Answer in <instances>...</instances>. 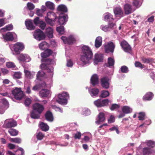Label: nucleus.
<instances>
[{
	"label": "nucleus",
	"instance_id": "58836bf2",
	"mask_svg": "<svg viewBox=\"0 0 155 155\" xmlns=\"http://www.w3.org/2000/svg\"><path fill=\"white\" fill-rule=\"evenodd\" d=\"M109 95V93L108 91L103 90L101 91L100 97L101 98H105Z\"/></svg>",
	"mask_w": 155,
	"mask_h": 155
},
{
	"label": "nucleus",
	"instance_id": "4be33fe9",
	"mask_svg": "<svg viewBox=\"0 0 155 155\" xmlns=\"http://www.w3.org/2000/svg\"><path fill=\"white\" fill-rule=\"evenodd\" d=\"M153 95L151 92L147 93L143 97V99L144 101H149L152 100Z\"/></svg>",
	"mask_w": 155,
	"mask_h": 155
},
{
	"label": "nucleus",
	"instance_id": "c85d7f7f",
	"mask_svg": "<svg viewBox=\"0 0 155 155\" xmlns=\"http://www.w3.org/2000/svg\"><path fill=\"white\" fill-rule=\"evenodd\" d=\"M103 60V56L102 54H96L95 55L94 61L95 63L101 62Z\"/></svg>",
	"mask_w": 155,
	"mask_h": 155
},
{
	"label": "nucleus",
	"instance_id": "c9c22d12",
	"mask_svg": "<svg viewBox=\"0 0 155 155\" xmlns=\"http://www.w3.org/2000/svg\"><path fill=\"white\" fill-rule=\"evenodd\" d=\"M122 111L123 113L125 114H127L131 113L132 109L127 106H124L122 108Z\"/></svg>",
	"mask_w": 155,
	"mask_h": 155
},
{
	"label": "nucleus",
	"instance_id": "b1692460",
	"mask_svg": "<svg viewBox=\"0 0 155 155\" xmlns=\"http://www.w3.org/2000/svg\"><path fill=\"white\" fill-rule=\"evenodd\" d=\"M25 24L27 28L29 30H33L35 28V27L33 25L31 20L26 21Z\"/></svg>",
	"mask_w": 155,
	"mask_h": 155
},
{
	"label": "nucleus",
	"instance_id": "8fccbe9b",
	"mask_svg": "<svg viewBox=\"0 0 155 155\" xmlns=\"http://www.w3.org/2000/svg\"><path fill=\"white\" fill-rule=\"evenodd\" d=\"M116 26L115 23L111 22V21L109 22L108 24V26L110 30L114 28H116Z\"/></svg>",
	"mask_w": 155,
	"mask_h": 155
},
{
	"label": "nucleus",
	"instance_id": "37998d69",
	"mask_svg": "<svg viewBox=\"0 0 155 155\" xmlns=\"http://www.w3.org/2000/svg\"><path fill=\"white\" fill-rule=\"evenodd\" d=\"M10 141L12 142L18 144H19L21 143V139L20 138L17 137L15 138H11Z\"/></svg>",
	"mask_w": 155,
	"mask_h": 155
},
{
	"label": "nucleus",
	"instance_id": "ddd939ff",
	"mask_svg": "<svg viewBox=\"0 0 155 155\" xmlns=\"http://www.w3.org/2000/svg\"><path fill=\"white\" fill-rule=\"evenodd\" d=\"M68 16L67 15L61 14L58 17V22L60 25H64L68 21Z\"/></svg>",
	"mask_w": 155,
	"mask_h": 155
},
{
	"label": "nucleus",
	"instance_id": "a19ab883",
	"mask_svg": "<svg viewBox=\"0 0 155 155\" xmlns=\"http://www.w3.org/2000/svg\"><path fill=\"white\" fill-rule=\"evenodd\" d=\"M139 115L138 118L139 120H143L145 119V113L144 112H141L138 113Z\"/></svg>",
	"mask_w": 155,
	"mask_h": 155
},
{
	"label": "nucleus",
	"instance_id": "473e14b6",
	"mask_svg": "<svg viewBox=\"0 0 155 155\" xmlns=\"http://www.w3.org/2000/svg\"><path fill=\"white\" fill-rule=\"evenodd\" d=\"M89 92L91 96H96L99 93V90L96 88H92L91 90Z\"/></svg>",
	"mask_w": 155,
	"mask_h": 155
},
{
	"label": "nucleus",
	"instance_id": "6e6552de",
	"mask_svg": "<svg viewBox=\"0 0 155 155\" xmlns=\"http://www.w3.org/2000/svg\"><path fill=\"white\" fill-rule=\"evenodd\" d=\"M120 45L125 52L130 53L131 51L132 48L130 46L126 41L125 40L122 41L120 43Z\"/></svg>",
	"mask_w": 155,
	"mask_h": 155
},
{
	"label": "nucleus",
	"instance_id": "864d4df0",
	"mask_svg": "<svg viewBox=\"0 0 155 155\" xmlns=\"http://www.w3.org/2000/svg\"><path fill=\"white\" fill-rule=\"evenodd\" d=\"M101 99H98L94 102V104L97 107H101Z\"/></svg>",
	"mask_w": 155,
	"mask_h": 155
},
{
	"label": "nucleus",
	"instance_id": "3c124183",
	"mask_svg": "<svg viewBox=\"0 0 155 155\" xmlns=\"http://www.w3.org/2000/svg\"><path fill=\"white\" fill-rule=\"evenodd\" d=\"M120 70L122 73H127L128 71V68L126 66H122Z\"/></svg>",
	"mask_w": 155,
	"mask_h": 155
},
{
	"label": "nucleus",
	"instance_id": "bf43d9fd",
	"mask_svg": "<svg viewBox=\"0 0 155 155\" xmlns=\"http://www.w3.org/2000/svg\"><path fill=\"white\" fill-rule=\"evenodd\" d=\"M27 6L29 10H33L35 7L34 4L31 2H28L27 3Z\"/></svg>",
	"mask_w": 155,
	"mask_h": 155
},
{
	"label": "nucleus",
	"instance_id": "e433bc0d",
	"mask_svg": "<svg viewBox=\"0 0 155 155\" xmlns=\"http://www.w3.org/2000/svg\"><path fill=\"white\" fill-rule=\"evenodd\" d=\"M104 20L105 21H112L114 20L113 18V15L110 13L107 14L104 16Z\"/></svg>",
	"mask_w": 155,
	"mask_h": 155
},
{
	"label": "nucleus",
	"instance_id": "c756f323",
	"mask_svg": "<svg viewBox=\"0 0 155 155\" xmlns=\"http://www.w3.org/2000/svg\"><path fill=\"white\" fill-rule=\"evenodd\" d=\"M46 33L49 38H52L53 37V29L51 27L47 28L46 29Z\"/></svg>",
	"mask_w": 155,
	"mask_h": 155
},
{
	"label": "nucleus",
	"instance_id": "774afa93",
	"mask_svg": "<svg viewBox=\"0 0 155 155\" xmlns=\"http://www.w3.org/2000/svg\"><path fill=\"white\" fill-rule=\"evenodd\" d=\"M4 28L7 30L10 31L13 29V26L12 24L8 25L5 26Z\"/></svg>",
	"mask_w": 155,
	"mask_h": 155
},
{
	"label": "nucleus",
	"instance_id": "de8ad7c7",
	"mask_svg": "<svg viewBox=\"0 0 155 155\" xmlns=\"http://www.w3.org/2000/svg\"><path fill=\"white\" fill-rule=\"evenodd\" d=\"M147 145L148 146L153 148L155 147V142L151 140H149L147 142Z\"/></svg>",
	"mask_w": 155,
	"mask_h": 155
},
{
	"label": "nucleus",
	"instance_id": "423d86ee",
	"mask_svg": "<svg viewBox=\"0 0 155 155\" xmlns=\"http://www.w3.org/2000/svg\"><path fill=\"white\" fill-rule=\"evenodd\" d=\"M17 122L12 119L6 120L3 125V127L5 128H11L17 126Z\"/></svg>",
	"mask_w": 155,
	"mask_h": 155
},
{
	"label": "nucleus",
	"instance_id": "6e6d98bb",
	"mask_svg": "<svg viewBox=\"0 0 155 155\" xmlns=\"http://www.w3.org/2000/svg\"><path fill=\"white\" fill-rule=\"evenodd\" d=\"M42 20H41L38 17H36L35 18L33 21L34 24L36 26L38 25L41 22V21Z\"/></svg>",
	"mask_w": 155,
	"mask_h": 155
},
{
	"label": "nucleus",
	"instance_id": "f8f14e48",
	"mask_svg": "<svg viewBox=\"0 0 155 155\" xmlns=\"http://www.w3.org/2000/svg\"><path fill=\"white\" fill-rule=\"evenodd\" d=\"M61 38L65 44L71 45L74 43L75 41V38L71 36H69L68 38L62 36Z\"/></svg>",
	"mask_w": 155,
	"mask_h": 155
},
{
	"label": "nucleus",
	"instance_id": "603ef678",
	"mask_svg": "<svg viewBox=\"0 0 155 155\" xmlns=\"http://www.w3.org/2000/svg\"><path fill=\"white\" fill-rule=\"evenodd\" d=\"M120 106L119 104H112L110 109L111 110H114L115 109H118L120 108Z\"/></svg>",
	"mask_w": 155,
	"mask_h": 155
},
{
	"label": "nucleus",
	"instance_id": "338daca9",
	"mask_svg": "<svg viewBox=\"0 0 155 155\" xmlns=\"http://www.w3.org/2000/svg\"><path fill=\"white\" fill-rule=\"evenodd\" d=\"M109 130L111 131L115 130L117 133L118 134L119 133V131L118 128L117 127H113L109 129Z\"/></svg>",
	"mask_w": 155,
	"mask_h": 155
},
{
	"label": "nucleus",
	"instance_id": "a878e982",
	"mask_svg": "<svg viewBox=\"0 0 155 155\" xmlns=\"http://www.w3.org/2000/svg\"><path fill=\"white\" fill-rule=\"evenodd\" d=\"M2 103L4 105V109L2 111L1 110V108H0V113L3 114L5 110L8 107V101L5 99H3L2 100Z\"/></svg>",
	"mask_w": 155,
	"mask_h": 155
},
{
	"label": "nucleus",
	"instance_id": "09e8293b",
	"mask_svg": "<svg viewBox=\"0 0 155 155\" xmlns=\"http://www.w3.org/2000/svg\"><path fill=\"white\" fill-rule=\"evenodd\" d=\"M114 59L111 58H109L108 59V64L109 66H111L114 65Z\"/></svg>",
	"mask_w": 155,
	"mask_h": 155
},
{
	"label": "nucleus",
	"instance_id": "4468645a",
	"mask_svg": "<svg viewBox=\"0 0 155 155\" xmlns=\"http://www.w3.org/2000/svg\"><path fill=\"white\" fill-rule=\"evenodd\" d=\"M124 9L126 15H128L130 14L133 12L132 6L128 4H126L124 5Z\"/></svg>",
	"mask_w": 155,
	"mask_h": 155
},
{
	"label": "nucleus",
	"instance_id": "20e7f679",
	"mask_svg": "<svg viewBox=\"0 0 155 155\" xmlns=\"http://www.w3.org/2000/svg\"><path fill=\"white\" fill-rule=\"evenodd\" d=\"M47 17H45V20L47 23L51 26H53L55 21L56 16L53 12H48L47 13Z\"/></svg>",
	"mask_w": 155,
	"mask_h": 155
},
{
	"label": "nucleus",
	"instance_id": "bb28decb",
	"mask_svg": "<svg viewBox=\"0 0 155 155\" xmlns=\"http://www.w3.org/2000/svg\"><path fill=\"white\" fill-rule=\"evenodd\" d=\"M102 39L101 37H97L96 39L95 42V46L98 48L102 45Z\"/></svg>",
	"mask_w": 155,
	"mask_h": 155
},
{
	"label": "nucleus",
	"instance_id": "dca6fc26",
	"mask_svg": "<svg viewBox=\"0 0 155 155\" xmlns=\"http://www.w3.org/2000/svg\"><path fill=\"white\" fill-rule=\"evenodd\" d=\"M143 155H154L155 151L148 147H144L143 150Z\"/></svg>",
	"mask_w": 155,
	"mask_h": 155
},
{
	"label": "nucleus",
	"instance_id": "13d9d810",
	"mask_svg": "<svg viewBox=\"0 0 155 155\" xmlns=\"http://www.w3.org/2000/svg\"><path fill=\"white\" fill-rule=\"evenodd\" d=\"M31 100L29 98H26L25 101V104L26 106L28 107L31 103Z\"/></svg>",
	"mask_w": 155,
	"mask_h": 155
},
{
	"label": "nucleus",
	"instance_id": "7c9ffc66",
	"mask_svg": "<svg viewBox=\"0 0 155 155\" xmlns=\"http://www.w3.org/2000/svg\"><path fill=\"white\" fill-rule=\"evenodd\" d=\"M98 120L97 123L99 124L101 122L104 121L105 120L104 114L103 113H100L98 116Z\"/></svg>",
	"mask_w": 155,
	"mask_h": 155
},
{
	"label": "nucleus",
	"instance_id": "ea45409f",
	"mask_svg": "<svg viewBox=\"0 0 155 155\" xmlns=\"http://www.w3.org/2000/svg\"><path fill=\"white\" fill-rule=\"evenodd\" d=\"M141 61L143 63H149L150 62L153 61V60L152 58H147L145 57H143L141 58Z\"/></svg>",
	"mask_w": 155,
	"mask_h": 155
},
{
	"label": "nucleus",
	"instance_id": "79ce46f5",
	"mask_svg": "<svg viewBox=\"0 0 155 155\" xmlns=\"http://www.w3.org/2000/svg\"><path fill=\"white\" fill-rule=\"evenodd\" d=\"M48 43L45 41H43L39 45V47L40 49L44 50L46 48Z\"/></svg>",
	"mask_w": 155,
	"mask_h": 155
},
{
	"label": "nucleus",
	"instance_id": "72a5a7b5",
	"mask_svg": "<svg viewBox=\"0 0 155 155\" xmlns=\"http://www.w3.org/2000/svg\"><path fill=\"white\" fill-rule=\"evenodd\" d=\"M8 132L11 136H16L18 134V131L15 129L10 128L8 130Z\"/></svg>",
	"mask_w": 155,
	"mask_h": 155
},
{
	"label": "nucleus",
	"instance_id": "7ed1b4c3",
	"mask_svg": "<svg viewBox=\"0 0 155 155\" xmlns=\"http://www.w3.org/2000/svg\"><path fill=\"white\" fill-rule=\"evenodd\" d=\"M69 97V95L68 93L63 92L58 95V99L57 100V102L60 104H66Z\"/></svg>",
	"mask_w": 155,
	"mask_h": 155
},
{
	"label": "nucleus",
	"instance_id": "39448f33",
	"mask_svg": "<svg viewBox=\"0 0 155 155\" xmlns=\"http://www.w3.org/2000/svg\"><path fill=\"white\" fill-rule=\"evenodd\" d=\"M35 38L38 41L44 40L45 36L43 32L40 29L36 30L34 34Z\"/></svg>",
	"mask_w": 155,
	"mask_h": 155
},
{
	"label": "nucleus",
	"instance_id": "9d476101",
	"mask_svg": "<svg viewBox=\"0 0 155 155\" xmlns=\"http://www.w3.org/2000/svg\"><path fill=\"white\" fill-rule=\"evenodd\" d=\"M33 109L37 113L41 114L44 110V106L38 103H36L33 105Z\"/></svg>",
	"mask_w": 155,
	"mask_h": 155
},
{
	"label": "nucleus",
	"instance_id": "cd10ccee",
	"mask_svg": "<svg viewBox=\"0 0 155 155\" xmlns=\"http://www.w3.org/2000/svg\"><path fill=\"white\" fill-rule=\"evenodd\" d=\"M40 114L37 113L36 111L33 109L31 112L30 116L31 118L34 119H38L39 118L40 115Z\"/></svg>",
	"mask_w": 155,
	"mask_h": 155
},
{
	"label": "nucleus",
	"instance_id": "052dcab7",
	"mask_svg": "<svg viewBox=\"0 0 155 155\" xmlns=\"http://www.w3.org/2000/svg\"><path fill=\"white\" fill-rule=\"evenodd\" d=\"M21 74L20 72H15L14 74V78L19 79L21 78Z\"/></svg>",
	"mask_w": 155,
	"mask_h": 155
},
{
	"label": "nucleus",
	"instance_id": "0eeeda50",
	"mask_svg": "<svg viewBox=\"0 0 155 155\" xmlns=\"http://www.w3.org/2000/svg\"><path fill=\"white\" fill-rule=\"evenodd\" d=\"M13 48L16 54H19L24 49V45L22 43L18 42L14 45Z\"/></svg>",
	"mask_w": 155,
	"mask_h": 155
},
{
	"label": "nucleus",
	"instance_id": "f3484780",
	"mask_svg": "<svg viewBox=\"0 0 155 155\" xmlns=\"http://www.w3.org/2000/svg\"><path fill=\"white\" fill-rule=\"evenodd\" d=\"M91 82L94 86L98 83L99 78L97 74H94L92 75L91 79Z\"/></svg>",
	"mask_w": 155,
	"mask_h": 155
},
{
	"label": "nucleus",
	"instance_id": "a211bd4d",
	"mask_svg": "<svg viewBox=\"0 0 155 155\" xmlns=\"http://www.w3.org/2000/svg\"><path fill=\"white\" fill-rule=\"evenodd\" d=\"M18 59L23 61L28 62L30 60L29 56L27 54H20L18 57Z\"/></svg>",
	"mask_w": 155,
	"mask_h": 155
},
{
	"label": "nucleus",
	"instance_id": "aec40b11",
	"mask_svg": "<svg viewBox=\"0 0 155 155\" xmlns=\"http://www.w3.org/2000/svg\"><path fill=\"white\" fill-rule=\"evenodd\" d=\"M45 119L48 121L52 122L54 120V117L52 113L50 111H48L45 114Z\"/></svg>",
	"mask_w": 155,
	"mask_h": 155
},
{
	"label": "nucleus",
	"instance_id": "c03bdc74",
	"mask_svg": "<svg viewBox=\"0 0 155 155\" xmlns=\"http://www.w3.org/2000/svg\"><path fill=\"white\" fill-rule=\"evenodd\" d=\"M46 5L47 8L51 9L53 10L54 8V4L51 2H47L46 3Z\"/></svg>",
	"mask_w": 155,
	"mask_h": 155
},
{
	"label": "nucleus",
	"instance_id": "f704fd0d",
	"mask_svg": "<svg viewBox=\"0 0 155 155\" xmlns=\"http://www.w3.org/2000/svg\"><path fill=\"white\" fill-rule=\"evenodd\" d=\"M40 126L42 130L44 131H46L49 129V127L47 124L43 122L41 123Z\"/></svg>",
	"mask_w": 155,
	"mask_h": 155
},
{
	"label": "nucleus",
	"instance_id": "e2e57ef3",
	"mask_svg": "<svg viewBox=\"0 0 155 155\" xmlns=\"http://www.w3.org/2000/svg\"><path fill=\"white\" fill-rule=\"evenodd\" d=\"M6 66L8 68H14L15 67L14 63L10 62L6 63Z\"/></svg>",
	"mask_w": 155,
	"mask_h": 155
},
{
	"label": "nucleus",
	"instance_id": "680f3d73",
	"mask_svg": "<svg viewBox=\"0 0 155 155\" xmlns=\"http://www.w3.org/2000/svg\"><path fill=\"white\" fill-rule=\"evenodd\" d=\"M45 11L44 9H38L36 11V14L38 16H42V13Z\"/></svg>",
	"mask_w": 155,
	"mask_h": 155
},
{
	"label": "nucleus",
	"instance_id": "9b49d317",
	"mask_svg": "<svg viewBox=\"0 0 155 155\" xmlns=\"http://www.w3.org/2000/svg\"><path fill=\"white\" fill-rule=\"evenodd\" d=\"M108 77H105L101 78V81L102 87L105 89L108 88L110 85Z\"/></svg>",
	"mask_w": 155,
	"mask_h": 155
},
{
	"label": "nucleus",
	"instance_id": "6ab92c4d",
	"mask_svg": "<svg viewBox=\"0 0 155 155\" xmlns=\"http://www.w3.org/2000/svg\"><path fill=\"white\" fill-rule=\"evenodd\" d=\"M3 38L5 40L7 41H12L14 39L13 35L12 32H9L3 35Z\"/></svg>",
	"mask_w": 155,
	"mask_h": 155
},
{
	"label": "nucleus",
	"instance_id": "a18cd8bd",
	"mask_svg": "<svg viewBox=\"0 0 155 155\" xmlns=\"http://www.w3.org/2000/svg\"><path fill=\"white\" fill-rule=\"evenodd\" d=\"M110 101L107 99L101 100V107L107 106Z\"/></svg>",
	"mask_w": 155,
	"mask_h": 155
},
{
	"label": "nucleus",
	"instance_id": "2f4dec72",
	"mask_svg": "<svg viewBox=\"0 0 155 155\" xmlns=\"http://www.w3.org/2000/svg\"><path fill=\"white\" fill-rule=\"evenodd\" d=\"M57 10L58 11L66 12L68 11V9L66 6L63 5H59L57 8Z\"/></svg>",
	"mask_w": 155,
	"mask_h": 155
},
{
	"label": "nucleus",
	"instance_id": "2eb2a0df",
	"mask_svg": "<svg viewBox=\"0 0 155 155\" xmlns=\"http://www.w3.org/2000/svg\"><path fill=\"white\" fill-rule=\"evenodd\" d=\"M53 53L52 50L47 48L43 52L41 53V55L42 58H47L51 55Z\"/></svg>",
	"mask_w": 155,
	"mask_h": 155
},
{
	"label": "nucleus",
	"instance_id": "5701e85b",
	"mask_svg": "<svg viewBox=\"0 0 155 155\" xmlns=\"http://www.w3.org/2000/svg\"><path fill=\"white\" fill-rule=\"evenodd\" d=\"M114 13L115 15L119 17L123 16V12L120 7L115 8L114 10Z\"/></svg>",
	"mask_w": 155,
	"mask_h": 155
},
{
	"label": "nucleus",
	"instance_id": "69168bd1",
	"mask_svg": "<svg viewBox=\"0 0 155 155\" xmlns=\"http://www.w3.org/2000/svg\"><path fill=\"white\" fill-rule=\"evenodd\" d=\"M24 73L26 77L29 78H31V73L30 71L27 70H25Z\"/></svg>",
	"mask_w": 155,
	"mask_h": 155
},
{
	"label": "nucleus",
	"instance_id": "1a4fd4ad",
	"mask_svg": "<svg viewBox=\"0 0 155 155\" xmlns=\"http://www.w3.org/2000/svg\"><path fill=\"white\" fill-rule=\"evenodd\" d=\"M115 48V45L114 43L112 41H110L104 46L105 52L106 53L109 52L113 53Z\"/></svg>",
	"mask_w": 155,
	"mask_h": 155
},
{
	"label": "nucleus",
	"instance_id": "412c9836",
	"mask_svg": "<svg viewBox=\"0 0 155 155\" xmlns=\"http://www.w3.org/2000/svg\"><path fill=\"white\" fill-rule=\"evenodd\" d=\"M39 95L41 97H47L49 94V91L46 89H42L39 92Z\"/></svg>",
	"mask_w": 155,
	"mask_h": 155
},
{
	"label": "nucleus",
	"instance_id": "f03ea898",
	"mask_svg": "<svg viewBox=\"0 0 155 155\" xmlns=\"http://www.w3.org/2000/svg\"><path fill=\"white\" fill-rule=\"evenodd\" d=\"M12 93L14 98L17 100H20L24 96L23 92L21 88L15 87L12 91Z\"/></svg>",
	"mask_w": 155,
	"mask_h": 155
},
{
	"label": "nucleus",
	"instance_id": "393cba45",
	"mask_svg": "<svg viewBox=\"0 0 155 155\" xmlns=\"http://www.w3.org/2000/svg\"><path fill=\"white\" fill-rule=\"evenodd\" d=\"M46 86L45 83V82H43L34 86L32 88V90L35 91L41 89L42 87H45Z\"/></svg>",
	"mask_w": 155,
	"mask_h": 155
},
{
	"label": "nucleus",
	"instance_id": "0e129e2a",
	"mask_svg": "<svg viewBox=\"0 0 155 155\" xmlns=\"http://www.w3.org/2000/svg\"><path fill=\"white\" fill-rule=\"evenodd\" d=\"M40 24L39 27L42 30H44L46 26V24L45 22L42 21H41V22L39 24Z\"/></svg>",
	"mask_w": 155,
	"mask_h": 155
},
{
	"label": "nucleus",
	"instance_id": "f257e3e1",
	"mask_svg": "<svg viewBox=\"0 0 155 155\" xmlns=\"http://www.w3.org/2000/svg\"><path fill=\"white\" fill-rule=\"evenodd\" d=\"M93 56L92 51L89 47L85 45L82 47L80 60L84 64H86L89 63Z\"/></svg>",
	"mask_w": 155,
	"mask_h": 155
},
{
	"label": "nucleus",
	"instance_id": "4c0bfd02",
	"mask_svg": "<svg viewBox=\"0 0 155 155\" xmlns=\"http://www.w3.org/2000/svg\"><path fill=\"white\" fill-rule=\"evenodd\" d=\"M41 61L42 62H44L48 65H50L51 64V62L52 61V59L50 58H41Z\"/></svg>",
	"mask_w": 155,
	"mask_h": 155
},
{
	"label": "nucleus",
	"instance_id": "49530a36",
	"mask_svg": "<svg viewBox=\"0 0 155 155\" xmlns=\"http://www.w3.org/2000/svg\"><path fill=\"white\" fill-rule=\"evenodd\" d=\"M56 30L60 34H63L64 32V28L63 26H60L57 27Z\"/></svg>",
	"mask_w": 155,
	"mask_h": 155
},
{
	"label": "nucleus",
	"instance_id": "4d7b16f0",
	"mask_svg": "<svg viewBox=\"0 0 155 155\" xmlns=\"http://www.w3.org/2000/svg\"><path fill=\"white\" fill-rule=\"evenodd\" d=\"M115 118L114 115H111L108 119V121L109 124H111L114 122Z\"/></svg>",
	"mask_w": 155,
	"mask_h": 155
},
{
	"label": "nucleus",
	"instance_id": "5fc2aeb1",
	"mask_svg": "<svg viewBox=\"0 0 155 155\" xmlns=\"http://www.w3.org/2000/svg\"><path fill=\"white\" fill-rule=\"evenodd\" d=\"M44 137V135L41 132L37 134L36 135V137L38 140H41Z\"/></svg>",
	"mask_w": 155,
	"mask_h": 155
}]
</instances>
